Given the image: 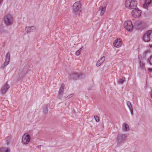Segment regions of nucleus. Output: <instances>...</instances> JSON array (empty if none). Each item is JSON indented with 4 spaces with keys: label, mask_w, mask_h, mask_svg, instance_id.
Wrapping results in <instances>:
<instances>
[{
    "label": "nucleus",
    "mask_w": 152,
    "mask_h": 152,
    "mask_svg": "<svg viewBox=\"0 0 152 152\" xmlns=\"http://www.w3.org/2000/svg\"><path fill=\"white\" fill-rule=\"evenodd\" d=\"M125 5L126 8L133 9L137 7V2L136 0H126Z\"/></svg>",
    "instance_id": "nucleus-1"
},
{
    "label": "nucleus",
    "mask_w": 152,
    "mask_h": 152,
    "mask_svg": "<svg viewBox=\"0 0 152 152\" xmlns=\"http://www.w3.org/2000/svg\"><path fill=\"white\" fill-rule=\"evenodd\" d=\"M14 21L13 17L11 15L8 14L5 15L4 18V23L7 26H10L12 24Z\"/></svg>",
    "instance_id": "nucleus-2"
},
{
    "label": "nucleus",
    "mask_w": 152,
    "mask_h": 152,
    "mask_svg": "<svg viewBox=\"0 0 152 152\" xmlns=\"http://www.w3.org/2000/svg\"><path fill=\"white\" fill-rule=\"evenodd\" d=\"M72 9L74 13L76 14H80L81 11V5L80 1L76 2L74 4Z\"/></svg>",
    "instance_id": "nucleus-3"
},
{
    "label": "nucleus",
    "mask_w": 152,
    "mask_h": 152,
    "mask_svg": "<svg viewBox=\"0 0 152 152\" xmlns=\"http://www.w3.org/2000/svg\"><path fill=\"white\" fill-rule=\"evenodd\" d=\"M152 36V30L148 31L144 34L143 37V40L145 42H149Z\"/></svg>",
    "instance_id": "nucleus-4"
},
{
    "label": "nucleus",
    "mask_w": 152,
    "mask_h": 152,
    "mask_svg": "<svg viewBox=\"0 0 152 152\" xmlns=\"http://www.w3.org/2000/svg\"><path fill=\"white\" fill-rule=\"evenodd\" d=\"M124 27L128 31H131L132 30L133 26L130 20L125 21L124 23Z\"/></svg>",
    "instance_id": "nucleus-5"
},
{
    "label": "nucleus",
    "mask_w": 152,
    "mask_h": 152,
    "mask_svg": "<svg viewBox=\"0 0 152 152\" xmlns=\"http://www.w3.org/2000/svg\"><path fill=\"white\" fill-rule=\"evenodd\" d=\"M133 9L132 12V16L135 18H137L140 17L141 13V11L136 7Z\"/></svg>",
    "instance_id": "nucleus-6"
},
{
    "label": "nucleus",
    "mask_w": 152,
    "mask_h": 152,
    "mask_svg": "<svg viewBox=\"0 0 152 152\" xmlns=\"http://www.w3.org/2000/svg\"><path fill=\"white\" fill-rule=\"evenodd\" d=\"M30 139V135L28 134H25L22 136V141L23 144L26 145L29 142Z\"/></svg>",
    "instance_id": "nucleus-7"
},
{
    "label": "nucleus",
    "mask_w": 152,
    "mask_h": 152,
    "mask_svg": "<svg viewBox=\"0 0 152 152\" xmlns=\"http://www.w3.org/2000/svg\"><path fill=\"white\" fill-rule=\"evenodd\" d=\"M126 137V136L125 134H118L117 137V143L120 144L121 142H123L125 140Z\"/></svg>",
    "instance_id": "nucleus-8"
},
{
    "label": "nucleus",
    "mask_w": 152,
    "mask_h": 152,
    "mask_svg": "<svg viewBox=\"0 0 152 152\" xmlns=\"http://www.w3.org/2000/svg\"><path fill=\"white\" fill-rule=\"evenodd\" d=\"M9 85L7 83H6L3 86H2L1 89V93L3 94H4L6 92L8 91L9 88Z\"/></svg>",
    "instance_id": "nucleus-9"
},
{
    "label": "nucleus",
    "mask_w": 152,
    "mask_h": 152,
    "mask_svg": "<svg viewBox=\"0 0 152 152\" xmlns=\"http://www.w3.org/2000/svg\"><path fill=\"white\" fill-rule=\"evenodd\" d=\"M36 28L34 26L31 27L26 26L25 28V33L28 34L31 32H32L35 30Z\"/></svg>",
    "instance_id": "nucleus-10"
},
{
    "label": "nucleus",
    "mask_w": 152,
    "mask_h": 152,
    "mask_svg": "<svg viewBox=\"0 0 152 152\" xmlns=\"http://www.w3.org/2000/svg\"><path fill=\"white\" fill-rule=\"evenodd\" d=\"M113 46L115 47L116 48H119L120 47L121 45V40L120 39L117 38L114 41L113 43Z\"/></svg>",
    "instance_id": "nucleus-11"
},
{
    "label": "nucleus",
    "mask_w": 152,
    "mask_h": 152,
    "mask_svg": "<svg viewBox=\"0 0 152 152\" xmlns=\"http://www.w3.org/2000/svg\"><path fill=\"white\" fill-rule=\"evenodd\" d=\"M144 3L143 5V7L147 9L152 3V0H144Z\"/></svg>",
    "instance_id": "nucleus-12"
},
{
    "label": "nucleus",
    "mask_w": 152,
    "mask_h": 152,
    "mask_svg": "<svg viewBox=\"0 0 152 152\" xmlns=\"http://www.w3.org/2000/svg\"><path fill=\"white\" fill-rule=\"evenodd\" d=\"M80 77V75L77 73H73L70 75V78L71 79L76 80Z\"/></svg>",
    "instance_id": "nucleus-13"
},
{
    "label": "nucleus",
    "mask_w": 152,
    "mask_h": 152,
    "mask_svg": "<svg viewBox=\"0 0 152 152\" xmlns=\"http://www.w3.org/2000/svg\"><path fill=\"white\" fill-rule=\"evenodd\" d=\"M126 104L130 111L131 115H133V111L130 102L128 101H127L126 102Z\"/></svg>",
    "instance_id": "nucleus-14"
},
{
    "label": "nucleus",
    "mask_w": 152,
    "mask_h": 152,
    "mask_svg": "<svg viewBox=\"0 0 152 152\" xmlns=\"http://www.w3.org/2000/svg\"><path fill=\"white\" fill-rule=\"evenodd\" d=\"M64 88V84L63 83L61 85V87L58 92V94L60 95H61L63 94Z\"/></svg>",
    "instance_id": "nucleus-15"
},
{
    "label": "nucleus",
    "mask_w": 152,
    "mask_h": 152,
    "mask_svg": "<svg viewBox=\"0 0 152 152\" xmlns=\"http://www.w3.org/2000/svg\"><path fill=\"white\" fill-rule=\"evenodd\" d=\"M99 10L101 11L100 12V15L101 16H103L105 11L106 7H100L99 9Z\"/></svg>",
    "instance_id": "nucleus-16"
},
{
    "label": "nucleus",
    "mask_w": 152,
    "mask_h": 152,
    "mask_svg": "<svg viewBox=\"0 0 152 152\" xmlns=\"http://www.w3.org/2000/svg\"><path fill=\"white\" fill-rule=\"evenodd\" d=\"M124 127L123 128V130L124 132H127L129 130V125L124 123L123 124Z\"/></svg>",
    "instance_id": "nucleus-17"
},
{
    "label": "nucleus",
    "mask_w": 152,
    "mask_h": 152,
    "mask_svg": "<svg viewBox=\"0 0 152 152\" xmlns=\"http://www.w3.org/2000/svg\"><path fill=\"white\" fill-rule=\"evenodd\" d=\"M10 149L8 148L2 147L0 148V152H10Z\"/></svg>",
    "instance_id": "nucleus-18"
},
{
    "label": "nucleus",
    "mask_w": 152,
    "mask_h": 152,
    "mask_svg": "<svg viewBox=\"0 0 152 152\" xmlns=\"http://www.w3.org/2000/svg\"><path fill=\"white\" fill-rule=\"evenodd\" d=\"M10 61H7L5 60V61L4 63V64L2 65L1 66V68H4L8 64Z\"/></svg>",
    "instance_id": "nucleus-19"
},
{
    "label": "nucleus",
    "mask_w": 152,
    "mask_h": 152,
    "mask_svg": "<svg viewBox=\"0 0 152 152\" xmlns=\"http://www.w3.org/2000/svg\"><path fill=\"white\" fill-rule=\"evenodd\" d=\"M10 61H7L5 60V61L4 63V64L2 65L1 66V68H4L8 64Z\"/></svg>",
    "instance_id": "nucleus-20"
},
{
    "label": "nucleus",
    "mask_w": 152,
    "mask_h": 152,
    "mask_svg": "<svg viewBox=\"0 0 152 152\" xmlns=\"http://www.w3.org/2000/svg\"><path fill=\"white\" fill-rule=\"evenodd\" d=\"M125 78L124 77L121 79H119L118 81V83L119 84H123L124 82L125 81Z\"/></svg>",
    "instance_id": "nucleus-21"
},
{
    "label": "nucleus",
    "mask_w": 152,
    "mask_h": 152,
    "mask_svg": "<svg viewBox=\"0 0 152 152\" xmlns=\"http://www.w3.org/2000/svg\"><path fill=\"white\" fill-rule=\"evenodd\" d=\"M18 74L20 77H23L26 75V73H24L22 70H20L18 72Z\"/></svg>",
    "instance_id": "nucleus-22"
},
{
    "label": "nucleus",
    "mask_w": 152,
    "mask_h": 152,
    "mask_svg": "<svg viewBox=\"0 0 152 152\" xmlns=\"http://www.w3.org/2000/svg\"><path fill=\"white\" fill-rule=\"evenodd\" d=\"M83 49V47L82 46L75 53V55L77 56H79L81 50Z\"/></svg>",
    "instance_id": "nucleus-23"
},
{
    "label": "nucleus",
    "mask_w": 152,
    "mask_h": 152,
    "mask_svg": "<svg viewBox=\"0 0 152 152\" xmlns=\"http://www.w3.org/2000/svg\"><path fill=\"white\" fill-rule=\"evenodd\" d=\"M48 105H46L44 106V109L43 110V112L45 114H46L48 113Z\"/></svg>",
    "instance_id": "nucleus-24"
},
{
    "label": "nucleus",
    "mask_w": 152,
    "mask_h": 152,
    "mask_svg": "<svg viewBox=\"0 0 152 152\" xmlns=\"http://www.w3.org/2000/svg\"><path fill=\"white\" fill-rule=\"evenodd\" d=\"M5 60L7 61H10V54L9 53H7L6 56Z\"/></svg>",
    "instance_id": "nucleus-25"
},
{
    "label": "nucleus",
    "mask_w": 152,
    "mask_h": 152,
    "mask_svg": "<svg viewBox=\"0 0 152 152\" xmlns=\"http://www.w3.org/2000/svg\"><path fill=\"white\" fill-rule=\"evenodd\" d=\"M105 57L104 56H103L101 58H100V59L99 60L100 63H101L102 64L105 61Z\"/></svg>",
    "instance_id": "nucleus-26"
},
{
    "label": "nucleus",
    "mask_w": 152,
    "mask_h": 152,
    "mask_svg": "<svg viewBox=\"0 0 152 152\" xmlns=\"http://www.w3.org/2000/svg\"><path fill=\"white\" fill-rule=\"evenodd\" d=\"M140 66L141 68L142 69H144L145 67V65L142 62H140Z\"/></svg>",
    "instance_id": "nucleus-27"
},
{
    "label": "nucleus",
    "mask_w": 152,
    "mask_h": 152,
    "mask_svg": "<svg viewBox=\"0 0 152 152\" xmlns=\"http://www.w3.org/2000/svg\"><path fill=\"white\" fill-rule=\"evenodd\" d=\"M94 119L95 120V121L96 122H99V117L96 115H95L94 116Z\"/></svg>",
    "instance_id": "nucleus-28"
},
{
    "label": "nucleus",
    "mask_w": 152,
    "mask_h": 152,
    "mask_svg": "<svg viewBox=\"0 0 152 152\" xmlns=\"http://www.w3.org/2000/svg\"><path fill=\"white\" fill-rule=\"evenodd\" d=\"M148 62L151 65H152V56L148 59Z\"/></svg>",
    "instance_id": "nucleus-29"
},
{
    "label": "nucleus",
    "mask_w": 152,
    "mask_h": 152,
    "mask_svg": "<svg viewBox=\"0 0 152 152\" xmlns=\"http://www.w3.org/2000/svg\"><path fill=\"white\" fill-rule=\"evenodd\" d=\"M73 94H70L69 95L67 96V97H65V98L66 99H69L70 98H71V97H72V96H73Z\"/></svg>",
    "instance_id": "nucleus-30"
},
{
    "label": "nucleus",
    "mask_w": 152,
    "mask_h": 152,
    "mask_svg": "<svg viewBox=\"0 0 152 152\" xmlns=\"http://www.w3.org/2000/svg\"><path fill=\"white\" fill-rule=\"evenodd\" d=\"M102 64L100 62L99 60H98V61L97 62L96 65L97 66H100L101 64Z\"/></svg>",
    "instance_id": "nucleus-31"
},
{
    "label": "nucleus",
    "mask_w": 152,
    "mask_h": 152,
    "mask_svg": "<svg viewBox=\"0 0 152 152\" xmlns=\"http://www.w3.org/2000/svg\"><path fill=\"white\" fill-rule=\"evenodd\" d=\"M148 70L149 72H152V69L151 68H149L148 69Z\"/></svg>",
    "instance_id": "nucleus-32"
},
{
    "label": "nucleus",
    "mask_w": 152,
    "mask_h": 152,
    "mask_svg": "<svg viewBox=\"0 0 152 152\" xmlns=\"http://www.w3.org/2000/svg\"><path fill=\"white\" fill-rule=\"evenodd\" d=\"M149 46H150V48H152V44H151V45H149Z\"/></svg>",
    "instance_id": "nucleus-33"
},
{
    "label": "nucleus",
    "mask_w": 152,
    "mask_h": 152,
    "mask_svg": "<svg viewBox=\"0 0 152 152\" xmlns=\"http://www.w3.org/2000/svg\"><path fill=\"white\" fill-rule=\"evenodd\" d=\"M151 98L152 99V90L151 91Z\"/></svg>",
    "instance_id": "nucleus-34"
}]
</instances>
